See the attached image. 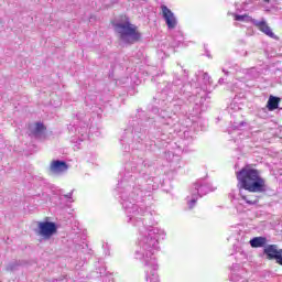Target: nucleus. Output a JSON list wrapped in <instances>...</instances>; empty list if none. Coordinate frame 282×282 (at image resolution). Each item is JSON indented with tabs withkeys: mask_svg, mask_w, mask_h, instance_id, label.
<instances>
[{
	"mask_svg": "<svg viewBox=\"0 0 282 282\" xmlns=\"http://www.w3.org/2000/svg\"><path fill=\"white\" fill-rule=\"evenodd\" d=\"M241 199H243V202H246V204H249L250 206H254V204H259V197L258 196H241Z\"/></svg>",
	"mask_w": 282,
	"mask_h": 282,
	"instance_id": "obj_13",
	"label": "nucleus"
},
{
	"mask_svg": "<svg viewBox=\"0 0 282 282\" xmlns=\"http://www.w3.org/2000/svg\"><path fill=\"white\" fill-rule=\"evenodd\" d=\"M113 28L115 32L119 34L121 43H124V45H132V43L140 41L138 28L134 24H131L129 20L113 23Z\"/></svg>",
	"mask_w": 282,
	"mask_h": 282,
	"instance_id": "obj_3",
	"label": "nucleus"
},
{
	"mask_svg": "<svg viewBox=\"0 0 282 282\" xmlns=\"http://www.w3.org/2000/svg\"><path fill=\"white\" fill-rule=\"evenodd\" d=\"M33 138H43L45 135V126L41 122H37L35 127L31 130Z\"/></svg>",
	"mask_w": 282,
	"mask_h": 282,
	"instance_id": "obj_11",
	"label": "nucleus"
},
{
	"mask_svg": "<svg viewBox=\"0 0 282 282\" xmlns=\"http://www.w3.org/2000/svg\"><path fill=\"white\" fill-rule=\"evenodd\" d=\"M107 279H108V278H104V282H107Z\"/></svg>",
	"mask_w": 282,
	"mask_h": 282,
	"instance_id": "obj_22",
	"label": "nucleus"
},
{
	"mask_svg": "<svg viewBox=\"0 0 282 282\" xmlns=\"http://www.w3.org/2000/svg\"><path fill=\"white\" fill-rule=\"evenodd\" d=\"M281 102V98L270 96L269 100L267 102V108L269 111H274L275 109H279V104Z\"/></svg>",
	"mask_w": 282,
	"mask_h": 282,
	"instance_id": "obj_12",
	"label": "nucleus"
},
{
	"mask_svg": "<svg viewBox=\"0 0 282 282\" xmlns=\"http://www.w3.org/2000/svg\"><path fill=\"white\" fill-rule=\"evenodd\" d=\"M74 194V192H70V193H68V194H65L64 195V197L66 198V199H72V195Z\"/></svg>",
	"mask_w": 282,
	"mask_h": 282,
	"instance_id": "obj_17",
	"label": "nucleus"
},
{
	"mask_svg": "<svg viewBox=\"0 0 282 282\" xmlns=\"http://www.w3.org/2000/svg\"><path fill=\"white\" fill-rule=\"evenodd\" d=\"M262 1H264V3H270V0H262Z\"/></svg>",
	"mask_w": 282,
	"mask_h": 282,
	"instance_id": "obj_20",
	"label": "nucleus"
},
{
	"mask_svg": "<svg viewBox=\"0 0 282 282\" xmlns=\"http://www.w3.org/2000/svg\"><path fill=\"white\" fill-rule=\"evenodd\" d=\"M137 250L134 251V259L141 261L142 260V249L140 247V240L137 241Z\"/></svg>",
	"mask_w": 282,
	"mask_h": 282,
	"instance_id": "obj_15",
	"label": "nucleus"
},
{
	"mask_svg": "<svg viewBox=\"0 0 282 282\" xmlns=\"http://www.w3.org/2000/svg\"><path fill=\"white\" fill-rule=\"evenodd\" d=\"M131 148L134 154L142 149V132L134 131Z\"/></svg>",
	"mask_w": 282,
	"mask_h": 282,
	"instance_id": "obj_9",
	"label": "nucleus"
},
{
	"mask_svg": "<svg viewBox=\"0 0 282 282\" xmlns=\"http://www.w3.org/2000/svg\"><path fill=\"white\" fill-rule=\"evenodd\" d=\"M68 169L67 162L55 160L50 164L48 171L52 175H63V173H67Z\"/></svg>",
	"mask_w": 282,
	"mask_h": 282,
	"instance_id": "obj_7",
	"label": "nucleus"
},
{
	"mask_svg": "<svg viewBox=\"0 0 282 282\" xmlns=\"http://www.w3.org/2000/svg\"><path fill=\"white\" fill-rule=\"evenodd\" d=\"M56 232V224L51 221L39 223L37 235L44 239H51L52 236Z\"/></svg>",
	"mask_w": 282,
	"mask_h": 282,
	"instance_id": "obj_6",
	"label": "nucleus"
},
{
	"mask_svg": "<svg viewBox=\"0 0 282 282\" xmlns=\"http://www.w3.org/2000/svg\"><path fill=\"white\" fill-rule=\"evenodd\" d=\"M236 177L240 188L248 193H265V178L261 176V171L257 170L254 164H247L240 171L236 172Z\"/></svg>",
	"mask_w": 282,
	"mask_h": 282,
	"instance_id": "obj_2",
	"label": "nucleus"
},
{
	"mask_svg": "<svg viewBox=\"0 0 282 282\" xmlns=\"http://www.w3.org/2000/svg\"><path fill=\"white\" fill-rule=\"evenodd\" d=\"M247 15H235V21H243Z\"/></svg>",
	"mask_w": 282,
	"mask_h": 282,
	"instance_id": "obj_16",
	"label": "nucleus"
},
{
	"mask_svg": "<svg viewBox=\"0 0 282 282\" xmlns=\"http://www.w3.org/2000/svg\"><path fill=\"white\" fill-rule=\"evenodd\" d=\"M160 14L165 21V24L169 30H175L177 28V18L175 17V13L169 9L165 4H162L160 7Z\"/></svg>",
	"mask_w": 282,
	"mask_h": 282,
	"instance_id": "obj_4",
	"label": "nucleus"
},
{
	"mask_svg": "<svg viewBox=\"0 0 282 282\" xmlns=\"http://www.w3.org/2000/svg\"><path fill=\"white\" fill-rule=\"evenodd\" d=\"M269 261H276L279 265H282V249H279L276 245H269L263 250Z\"/></svg>",
	"mask_w": 282,
	"mask_h": 282,
	"instance_id": "obj_5",
	"label": "nucleus"
},
{
	"mask_svg": "<svg viewBox=\"0 0 282 282\" xmlns=\"http://www.w3.org/2000/svg\"><path fill=\"white\" fill-rule=\"evenodd\" d=\"M251 248H263L268 246V238L265 237H254L249 241Z\"/></svg>",
	"mask_w": 282,
	"mask_h": 282,
	"instance_id": "obj_10",
	"label": "nucleus"
},
{
	"mask_svg": "<svg viewBox=\"0 0 282 282\" xmlns=\"http://www.w3.org/2000/svg\"><path fill=\"white\" fill-rule=\"evenodd\" d=\"M119 202L128 217V224L140 230L142 224V208L138 205L142 196L140 180L135 174L130 175L129 180L122 178L117 185Z\"/></svg>",
	"mask_w": 282,
	"mask_h": 282,
	"instance_id": "obj_1",
	"label": "nucleus"
},
{
	"mask_svg": "<svg viewBox=\"0 0 282 282\" xmlns=\"http://www.w3.org/2000/svg\"><path fill=\"white\" fill-rule=\"evenodd\" d=\"M19 265H20L19 261H13L7 265L6 270H7V272H14V271L19 270Z\"/></svg>",
	"mask_w": 282,
	"mask_h": 282,
	"instance_id": "obj_14",
	"label": "nucleus"
},
{
	"mask_svg": "<svg viewBox=\"0 0 282 282\" xmlns=\"http://www.w3.org/2000/svg\"><path fill=\"white\" fill-rule=\"evenodd\" d=\"M191 202H192V204H193V206H194V204H195L196 200H195V199H192Z\"/></svg>",
	"mask_w": 282,
	"mask_h": 282,
	"instance_id": "obj_21",
	"label": "nucleus"
},
{
	"mask_svg": "<svg viewBox=\"0 0 282 282\" xmlns=\"http://www.w3.org/2000/svg\"><path fill=\"white\" fill-rule=\"evenodd\" d=\"M256 28L260 30V32H263L267 36H270V39H274V32H272V29L270 25H268L267 21H260V22H254Z\"/></svg>",
	"mask_w": 282,
	"mask_h": 282,
	"instance_id": "obj_8",
	"label": "nucleus"
},
{
	"mask_svg": "<svg viewBox=\"0 0 282 282\" xmlns=\"http://www.w3.org/2000/svg\"><path fill=\"white\" fill-rule=\"evenodd\" d=\"M105 254L109 256V249L105 250Z\"/></svg>",
	"mask_w": 282,
	"mask_h": 282,
	"instance_id": "obj_18",
	"label": "nucleus"
},
{
	"mask_svg": "<svg viewBox=\"0 0 282 282\" xmlns=\"http://www.w3.org/2000/svg\"><path fill=\"white\" fill-rule=\"evenodd\" d=\"M102 248H109V245L106 243V245L102 246Z\"/></svg>",
	"mask_w": 282,
	"mask_h": 282,
	"instance_id": "obj_19",
	"label": "nucleus"
}]
</instances>
